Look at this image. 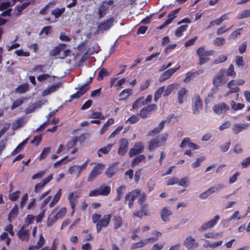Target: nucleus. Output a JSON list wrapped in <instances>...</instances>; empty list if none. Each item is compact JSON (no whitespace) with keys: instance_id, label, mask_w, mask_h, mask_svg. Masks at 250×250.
<instances>
[{"instance_id":"49","label":"nucleus","mask_w":250,"mask_h":250,"mask_svg":"<svg viewBox=\"0 0 250 250\" xmlns=\"http://www.w3.org/2000/svg\"><path fill=\"white\" fill-rule=\"evenodd\" d=\"M231 108L234 110H238L242 109L245 107V104L241 103H236L233 101H231L230 103Z\"/></svg>"},{"instance_id":"15","label":"nucleus","mask_w":250,"mask_h":250,"mask_svg":"<svg viewBox=\"0 0 250 250\" xmlns=\"http://www.w3.org/2000/svg\"><path fill=\"white\" fill-rule=\"evenodd\" d=\"M144 149V146L142 143L138 142L136 143L134 147L129 150V154L130 157H132L137 154L141 153Z\"/></svg>"},{"instance_id":"7","label":"nucleus","mask_w":250,"mask_h":250,"mask_svg":"<svg viewBox=\"0 0 250 250\" xmlns=\"http://www.w3.org/2000/svg\"><path fill=\"white\" fill-rule=\"evenodd\" d=\"M220 219L219 215H215L212 219L203 223L198 229V231H204L208 229L212 228L217 223Z\"/></svg>"},{"instance_id":"16","label":"nucleus","mask_w":250,"mask_h":250,"mask_svg":"<svg viewBox=\"0 0 250 250\" xmlns=\"http://www.w3.org/2000/svg\"><path fill=\"white\" fill-rule=\"evenodd\" d=\"M114 22L113 18H110L106 21L101 23L97 29L98 32H103L104 31L109 29L112 26Z\"/></svg>"},{"instance_id":"29","label":"nucleus","mask_w":250,"mask_h":250,"mask_svg":"<svg viewBox=\"0 0 250 250\" xmlns=\"http://www.w3.org/2000/svg\"><path fill=\"white\" fill-rule=\"evenodd\" d=\"M18 214V207L17 204L11 209L9 215H8V220L9 222H12L13 220L17 216Z\"/></svg>"},{"instance_id":"30","label":"nucleus","mask_w":250,"mask_h":250,"mask_svg":"<svg viewBox=\"0 0 250 250\" xmlns=\"http://www.w3.org/2000/svg\"><path fill=\"white\" fill-rule=\"evenodd\" d=\"M62 195V189L60 188L53 197L52 201L49 204V207L52 208L59 201Z\"/></svg>"},{"instance_id":"14","label":"nucleus","mask_w":250,"mask_h":250,"mask_svg":"<svg viewBox=\"0 0 250 250\" xmlns=\"http://www.w3.org/2000/svg\"><path fill=\"white\" fill-rule=\"evenodd\" d=\"M62 86V83L61 82L51 85L42 91V96L49 95L57 91Z\"/></svg>"},{"instance_id":"19","label":"nucleus","mask_w":250,"mask_h":250,"mask_svg":"<svg viewBox=\"0 0 250 250\" xmlns=\"http://www.w3.org/2000/svg\"><path fill=\"white\" fill-rule=\"evenodd\" d=\"M157 106L154 104H151L143 108L140 112V115L143 118H146L147 117V114L156 109Z\"/></svg>"},{"instance_id":"6","label":"nucleus","mask_w":250,"mask_h":250,"mask_svg":"<svg viewBox=\"0 0 250 250\" xmlns=\"http://www.w3.org/2000/svg\"><path fill=\"white\" fill-rule=\"evenodd\" d=\"M202 108V101L200 96L195 94L192 99V110L194 114H198Z\"/></svg>"},{"instance_id":"44","label":"nucleus","mask_w":250,"mask_h":250,"mask_svg":"<svg viewBox=\"0 0 250 250\" xmlns=\"http://www.w3.org/2000/svg\"><path fill=\"white\" fill-rule=\"evenodd\" d=\"M222 243H223L222 240H220V241H217V242H216L214 243H210L208 241L206 244H205L204 245V247L205 248H210L214 249V248H215L217 247L221 246L222 244Z\"/></svg>"},{"instance_id":"28","label":"nucleus","mask_w":250,"mask_h":250,"mask_svg":"<svg viewBox=\"0 0 250 250\" xmlns=\"http://www.w3.org/2000/svg\"><path fill=\"white\" fill-rule=\"evenodd\" d=\"M114 122L113 118H110L108 120L106 123H105L102 127L100 131V134L103 135L108 129V127L113 125Z\"/></svg>"},{"instance_id":"46","label":"nucleus","mask_w":250,"mask_h":250,"mask_svg":"<svg viewBox=\"0 0 250 250\" xmlns=\"http://www.w3.org/2000/svg\"><path fill=\"white\" fill-rule=\"evenodd\" d=\"M249 17H250V9H245L237 16L236 19L240 20Z\"/></svg>"},{"instance_id":"5","label":"nucleus","mask_w":250,"mask_h":250,"mask_svg":"<svg viewBox=\"0 0 250 250\" xmlns=\"http://www.w3.org/2000/svg\"><path fill=\"white\" fill-rule=\"evenodd\" d=\"M105 168V166L103 164H98L96 165L91 170L87 180L91 182L94 180L98 175H99L102 171Z\"/></svg>"},{"instance_id":"27","label":"nucleus","mask_w":250,"mask_h":250,"mask_svg":"<svg viewBox=\"0 0 250 250\" xmlns=\"http://www.w3.org/2000/svg\"><path fill=\"white\" fill-rule=\"evenodd\" d=\"M44 244V238L42 234L40 235L39 239L36 245L29 247V250H35L40 249Z\"/></svg>"},{"instance_id":"47","label":"nucleus","mask_w":250,"mask_h":250,"mask_svg":"<svg viewBox=\"0 0 250 250\" xmlns=\"http://www.w3.org/2000/svg\"><path fill=\"white\" fill-rule=\"evenodd\" d=\"M77 141H78V138L77 137H73L70 140H69L67 142V143L65 146V147L67 149H70L71 148L75 147V144L77 142Z\"/></svg>"},{"instance_id":"64","label":"nucleus","mask_w":250,"mask_h":250,"mask_svg":"<svg viewBox=\"0 0 250 250\" xmlns=\"http://www.w3.org/2000/svg\"><path fill=\"white\" fill-rule=\"evenodd\" d=\"M66 208H62L58 212H56L55 215L58 219H60L63 217L66 213Z\"/></svg>"},{"instance_id":"23","label":"nucleus","mask_w":250,"mask_h":250,"mask_svg":"<svg viewBox=\"0 0 250 250\" xmlns=\"http://www.w3.org/2000/svg\"><path fill=\"white\" fill-rule=\"evenodd\" d=\"M186 146H188V148L193 149H196L199 148V146H197L195 144L190 142V139L189 138H185L180 145V146L181 147H184Z\"/></svg>"},{"instance_id":"41","label":"nucleus","mask_w":250,"mask_h":250,"mask_svg":"<svg viewBox=\"0 0 250 250\" xmlns=\"http://www.w3.org/2000/svg\"><path fill=\"white\" fill-rule=\"evenodd\" d=\"M166 123V121H162L159 124L158 127H156L154 129H153L151 132H149V135H151V133L155 134L159 133L161 131V130L164 128V125H165Z\"/></svg>"},{"instance_id":"43","label":"nucleus","mask_w":250,"mask_h":250,"mask_svg":"<svg viewBox=\"0 0 250 250\" xmlns=\"http://www.w3.org/2000/svg\"><path fill=\"white\" fill-rule=\"evenodd\" d=\"M235 85V80H232L229 82L227 84V87L230 89V92L233 93H236L240 91V88L238 87H233V86H234Z\"/></svg>"},{"instance_id":"4","label":"nucleus","mask_w":250,"mask_h":250,"mask_svg":"<svg viewBox=\"0 0 250 250\" xmlns=\"http://www.w3.org/2000/svg\"><path fill=\"white\" fill-rule=\"evenodd\" d=\"M92 78L89 77L87 82L83 85H78V88L76 89L79 90L75 94L72 95L71 97L72 98H79L83 95L89 89L88 84L91 82Z\"/></svg>"},{"instance_id":"22","label":"nucleus","mask_w":250,"mask_h":250,"mask_svg":"<svg viewBox=\"0 0 250 250\" xmlns=\"http://www.w3.org/2000/svg\"><path fill=\"white\" fill-rule=\"evenodd\" d=\"M120 146L118 150V153L120 155H124L125 154L128 149V142L125 139H122L120 141Z\"/></svg>"},{"instance_id":"3","label":"nucleus","mask_w":250,"mask_h":250,"mask_svg":"<svg viewBox=\"0 0 250 250\" xmlns=\"http://www.w3.org/2000/svg\"><path fill=\"white\" fill-rule=\"evenodd\" d=\"M89 163V159H87L83 165H74L70 167L68 169V171L70 174H77L76 178H78L81 175L83 171L84 170L88 165Z\"/></svg>"},{"instance_id":"62","label":"nucleus","mask_w":250,"mask_h":250,"mask_svg":"<svg viewBox=\"0 0 250 250\" xmlns=\"http://www.w3.org/2000/svg\"><path fill=\"white\" fill-rule=\"evenodd\" d=\"M108 75L107 71L104 68L101 69L97 77V80L98 81L102 80L105 76Z\"/></svg>"},{"instance_id":"38","label":"nucleus","mask_w":250,"mask_h":250,"mask_svg":"<svg viewBox=\"0 0 250 250\" xmlns=\"http://www.w3.org/2000/svg\"><path fill=\"white\" fill-rule=\"evenodd\" d=\"M123 225V220L120 216H115L114 217V227L115 229H117Z\"/></svg>"},{"instance_id":"50","label":"nucleus","mask_w":250,"mask_h":250,"mask_svg":"<svg viewBox=\"0 0 250 250\" xmlns=\"http://www.w3.org/2000/svg\"><path fill=\"white\" fill-rule=\"evenodd\" d=\"M51 148L50 147H46L43 149L42 153L39 156L40 160L44 159L49 154L50 152Z\"/></svg>"},{"instance_id":"52","label":"nucleus","mask_w":250,"mask_h":250,"mask_svg":"<svg viewBox=\"0 0 250 250\" xmlns=\"http://www.w3.org/2000/svg\"><path fill=\"white\" fill-rule=\"evenodd\" d=\"M164 90L165 86H163L162 87H159L155 91L154 93V99L156 102L158 100L161 98L162 93H164Z\"/></svg>"},{"instance_id":"60","label":"nucleus","mask_w":250,"mask_h":250,"mask_svg":"<svg viewBox=\"0 0 250 250\" xmlns=\"http://www.w3.org/2000/svg\"><path fill=\"white\" fill-rule=\"evenodd\" d=\"M226 42V40L223 38L217 37L214 40L213 43L215 46L224 45Z\"/></svg>"},{"instance_id":"2","label":"nucleus","mask_w":250,"mask_h":250,"mask_svg":"<svg viewBox=\"0 0 250 250\" xmlns=\"http://www.w3.org/2000/svg\"><path fill=\"white\" fill-rule=\"evenodd\" d=\"M199 57V64H203L207 62L208 60V57L213 55L214 51L208 50L206 51L204 47H200L196 51Z\"/></svg>"},{"instance_id":"58","label":"nucleus","mask_w":250,"mask_h":250,"mask_svg":"<svg viewBox=\"0 0 250 250\" xmlns=\"http://www.w3.org/2000/svg\"><path fill=\"white\" fill-rule=\"evenodd\" d=\"M211 194H213L212 191L210 188H208L205 191L200 193L199 195V197L200 199L202 200L206 199L208 197H209Z\"/></svg>"},{"instance_id":"26","label":"nucleus","mask_w":250,"mask_h":250,"mask_svg":"<svg viewBox=\"0 0 250 250\" xmlns=\"http://www.w3.org/2000/svg\"><path fill=\"white\" fill-rule=\"evenodd\" d=\"M56 208L54 209L52 211L50 215L49 216L47 222V225L48 227L52 226L58 219V218H57L56 215H55V214L56 213Z\"/></svg>"},{"instance_id":"20","label":"nucleus","mask_w":250,"mask_h":250,"mask_svg":"<svg viewBox=\"0 0 250 250\" xmlns=\"http://www.w3.org/2000/svg\"><path fill=\"white\" fill-rule=\"evenodd\" d=\"M29 229H26V227L23 226L17 233L18 237L21 241H27L28 240Z\"/></svg>"},{"instance_id":"31","label":"nucleus","mask_w":250,"mask_h":250,"mask_svg":"<svg viewBox=\"0 0 250 250\" xmlns=\"http://www.w3.org/2000/svg\"><path fill=\"white\" fill-rule=\"evenodd\" d=\"M171 214V211L168 209L167 208H164L161 211L162 219L165 222L167 221L168 220V217Z\"/></svg>"},{"instance_id":"48","label":"nucleus","mask_w":250,"mask_h":250,"mask_svg":"<svg viewBox=\"0 0 250 250\" xmlns=\"http://www.w3.org/2000/svg\"><path fill=\"white\" fill-rule=\"evenodd\" d=\"M145 158V155L143 154L139 155L136 156L132 161V167H134L135 165L144 160Z\"/></svg>"},{"instance_id":"40","label":"nucleus","mask_w":250,"mask_h":250,"mask_svg":"<svg viewBox=\"0 0 250 250\" xmlns=\"http://www.w3.org/2000/svg\"><path fill=\"white\" fill-rule=\"evenodd\" d=\"M222 233H213V232H208L205 233L204 236L206 238L216 239L219 237L222 236Z\"/></svg>"},{"instance_id":"51","label":"nucleus","mask_w":250,"mask_h":250,"mask_svg":"<svg viewBox=\"0 0 250 250\" xmlns=\"http://www.w3.org/2000/svg\"><path fill=\"white\" fill-rule=\"evenodd\" d=\"M164 90L165 86H163L162 87H159L155 91L154 93V99L156 102L158 100L161 98L162 93H164Z\"/></svg>"},{"instance_id":"33","label":"nucleus","mask_w":250,"mask_h":250,"mask_svg":"<svg viewBox=\"0 0 250 250\" xmlns=\"http://www.w3.org/2000/svg\"><path fill=\"white\" fill-rule=\"evenodd\" d=\"M98 189L100 195L103 196L108 195L111 191L110 188L108 186H101Z\"/></svg>"},{"instance_id":"45","label":"nucleus","mask_w":250,"mask_h":250,"mask_svg":"<svg viewBox=\"0 0 250 250\" xmlns=\"http://www.w3.org/2000/svg\"><path fill=\"white\" fill-rule=\"evenodd\" d=\"M113 146V144H109L107 146L100 149L98 151L99 156V157L102 156L101 153L105 154H107L109 152V151L110 150V149Z\"/></svg>"},{"instance_id":"55","label":"nucleus","mask_w":250,"mask_h":250,"mask_svg":"<svg viewBox=\"0 0 250 250\" xmlns=\"http://www.w3.org/2000/svg\"><path fill=\"white\" fill-rule=\"evenodd\" d=\"M224 188V185L223 184L220 183L215 185L214 186L210 188L212 191V193H214L222 190Z\"/></svg>"},{"instance_id":"42","label":"nucleus","mask_w":250,"mask_h":250,"mask_svg":"<svg viewBox=\"0 0 250 250\" xmlns=\"http://www.w3.org/2000/svg\"><path fill=\"white\" fill-rule=\"evenodd\" d=\"M131 89L128 88L123 90L119 94V96L122 97L119 99V100L122 101L127 98L131 95Z\"/></svg>"},{"instance_id":"34","label":"nucleus","mask_w":250,"mask_h":250,"mask_svg":"<svg viewBox=\"0 0 250 250\" xmlns=\"http://www.w3.org/2000/svg\"><path fill=\"white\" fill-rule=\"evenodd\" d=\"M175 88V85L174 84H170L167 87L165 86V90L164 91L163 96L165 97H167L169 95L172 91Z\"/></svg>"},{"instance_id":"21","label":"nucleus","mask_w":250,"mask_h":250,"mask_svg":"<svg viewBox=\"0 0 250 250\" xmlns=\"http://www.w3.org/2000/svg\"><path fill=\"white\" fill-rule=\"evenodd\" d=\"M188 90L185 87L181 88L177 92L178 102L179 104H182L186 99Z\"/></svg>"},{"instance_id":"54","label":"nucleus","mask_w":250,"mask_h":250,"mask_svg":"<svg viewBox=\"0 0 250 250\" xmlns=\"http://www.w3.org/2000/svg\"><path fill=\"white\" fill-rule=\"evenodd\" d=\"M175 12L171 11L168 14L167 17L168 19L166 20L164 23V26H166L170 24L172 20L176 17Z\"/></svg>"},{"instance_id":"61","label":"nucleus","mask_w":250,"mask_h":250,"mask_svg":"<svg viewBox=\"0 0 250 250\" xmlns=\"http://www.w3.org/2000/svg\"><path fill=\"white\" fill-rule=\"evenodd\" d=\"M23 103V100L22 99H19L13 102V104L11 105V109L14 110L16 108L20 106Z\"/></svg>"},{"instance_id":"57","label":"nucleus","mask_w":250,"mask_h":250,"mask_svg":"<svg viewBox=\"0 0 250 250\" xmlns=\"http://www.w3.org/2000/svg\"><path fill=\"white\" fill-rule=\"evenodd\" d=\"M199 74L198 71L195 72H188L186 74V78L183 80V82L185 83H188L190 81L191 78L192 76L196 74L198 75Z\"/></svg>"},{"instance_id":"24","label":"nucleus","mask_w":250,"mask_h":250,"mask_svg":"<svg viewBox=\"0 0 250 250\" xmlns=\"http://www.w3.org/2000/svg\"><path fill=\"white\" fill-rule=\"evenodd\" d=\"M175 72V70H174L173 69L170 68L168 69L160 76L159 78V81L160 82H164L166 80L169 79Z\"/></svg>"},{"instance_id":"59","label":"nucleus","mask_w":250,"mask_h":250,"mask_svg":"<svg viewBox=\"0 0 250 250\" xmlns=\"http://www.w3.org/2000/svg\"><path fill=\"white\" fill-rule=\"evenodd\" d=\"M26 120L25 118H20L17 120L13 124L14 127L15 128H19L24 125V124L26 123Z\"/></svg>"},{"instance_id":"25","label":"nucleus","mask_w":250,"mask_h":250,"mask_svg":"<svg viewBox=\"0 0 250 250\" xmlns=\"http://www.w3.org/2000/svg\"><path fill=\"white\" fill-rule=\"evenodd\" d=\"M141 193V190L139 189H135L134 190L128 193L125 197V200L134 201L136 198Z\"/></svg>"},{"instance_id":"10","label":"nucleus","mask_w":250,"mask_h":250,"mask_svg":"<svg viewBox=\"0 0 250 250\" xmlns=\"http://www.w3.org/2000/svg\"><path fill=\"white\" fill-rule=\"evenodd\" d=\"M225 73L226 70L225 69H221L220 70L213 81V83L215 85L218 86L227 82Z\"/></svg>"},{"instance_id":"36","label":"nucleus","mask_w":250,"mask_h":250,"mask_svg":"<svg viewBox=\"0 0 250 250\" xmlns=\"http://www.w3.org/2000/svg\"><path fill=\"white\" fill-rule=\"evenodd\" d=\"M126 189V186L122 185L119 187L117 189V196L115 198L116 201H119L121 200L124 193Z\"/></svg>"},{"instance_id":"35","label":"nucleus","mask_w":250,"mask_h":250,"mask_svg":"<svg viewBox=\"0 0 250 250\" xmlns=\"http://www.w3.org/2000/svg\"><path fill=\"white\" fill-rule=\"evenodd\" d=\"M108 9V7L106 5L102 4L100 5L98 9V14L100 19L106 15Z\"/></svg>"},{"instance_id":"56","label":"nucleus","mask_w":250,"mask_h":250,"mask_svg":"<svg viewBox=\"0 0 250 250\" xmlns=\"http://www.w3.org/2000/svg\"><path fill=\"white\" fill-rule=\"evenodd\" d=\"M189 183V179L187 177L182 178L180 181L178 180V185L182 187H187L188 186Z\"/></svg>"},{"instance_id":"63","label":"nucleus","mask_w":250,"mask_h":250,"mask_svg":"<svg viewBox=\"0 0 250 250\" xmlns=\"http://www.w3.org/2000/svg\"><path fill=\"white\" fill-rule=\"evenodd\" d=\"M227 76H230L232 78H234L235 77L236 73L234 70V66L233 64H231L229 66L227 71Z\"/></svg>"},{"instance_id":"8","label":"nucleus","mask_w":250,"mask_h":250,"mask_svg":"<svg viewBox=\"0 0 250 250\" xmlns=\"http://www.w3.org/2000/svg\"><path fill=\"white\" fill-rule=\"evenodd\" d=\"M183 245L188 250H194L199 246V243L196 239L191 236H188L183 242Z\"/></svg>"},{"instance_id":"32","label":"nucleus","mask_w":250,"mask_h":250,"mask_svg":"<svg viewBox=\"0 0 250 250\" xmlns=\"http://www.w3.org/2000/svg\"><path fill=\"white\" fill-rule=\"evenodd\" d=\"M146 215H147V211L146 207L144 206H142L140 210H138L133 213L134 216L139 218H141L143 216Z\"/></svg>"},{"instance_id":"18","label":"nucleus","mask_w":250,"mask_h":250,"mask_svg":"<svg viewBox=\"0 0 250 250\" xmlns=\"http://www.w3.org/2000/svg\"><path fill=\"white\" fill-rule=\"evenodd\" d=\"M249 127V123H236L232 127V130L235 134H238L240 132L246 130Z\"/></svg>"},{"instance_id":"11","label":"nucleus","mask_w":250,"mask_h":250,"mask_svg":"<svg viewBox=\"0 0 250 250\" xmlns=\"http://www.w3.org/2000/svg\"><path fill=\"white\" fill-rule=\"evenodd\" d=\"M80 197V194L77 192H70L68 195L67 199L69 201L71 208L72 209V214L74 213L75 211V207L77 204V199Z\"/></svg>"},{"instance_id":"53","label":"nucleus","mask_w":250,"mask_h":250,"mask_svg":"<svg viewBox=\"0 0 250 250\" xmlns=\"http://www.w3.org/2000/svg\"><path fill=\"white\" fill-rule=\"evenodd\" d=\"M188 26V25H183L178 27L175 31V35L177 37H181L183 32L187 30Z\"/></svg>"},{"instance_id":"39","label":"nucleus","mask_w":250,"mask_h":250,"mask_svg":"<svg viewBox=\"0 0 250 250\" xmlns=\"http://www.w3.org/2000/svg\"><path fill=\"white\" fill-rule=\"evenodd\" d=\"M29 89V86L27 83H23L19 85L16 89V91L19 93H23Z\"/></svg>"},{"instance_id":"1","label":"nucleus","mask_w":250,"mask_h":250,"mask_svg":"<svg viewBox=\"0 0 250 250\" xmlns=\"http://www.w3.org/2000/svg\"><path fill=\"white\" fill-rule=\"evenodd\" d=\"M167 139V135L163 134L152 139L149 142L148 149L150 151H152L154 149L164 145L166 142Z\"/></svg>"},{"instance_id":"9","label":"nucleus","mask_w":250,"mask_h":250,"mask_svg":"<svg viewBox=\"0 0 250 250\" xmlns=\"http://www.w3.org/2000/svg\"><path fill=\"white\" fill-rule=\"evenodd\" d=\"M111 218V214H106L103 216V218L100 219L99 221L96 224V230L98 233L100 232L103 227H107Z\"/></svg>"},{"instance_id":"13","label":"nucleus","mask_w":250,"mask_h":250,"mask_svg":"<svg viewBox=\"0 0 250 250\" xmlns=\"http://www.w3.org/2000/svg\"><path fill=\"white\" fill-rule=\"evenodd\" d=\"M53 178V174H50L48 176L43 179L41 183L37 184L35 186L34 192L36 193L40 192L44 186L48 184Z\"/></svg>"},{"instance_id":"37","label":"nucleus","mask_w":250,"mask_h":250,"mask_svg":"<svg viewBox=\"0 0 250 250\" xmlns=\"http://www.w3.org/2000/svg\"><path fill=\"white\" fill-rule=\"evenodd\" d=\"M65 10L64 7L56 8L52 11L51 13L55 16V18L58 19L64 12Z\"/></svg>"},{"instance_id":"17","label":"nucleus","mask_w":250,"mask_h":250,"mask_svg":"<svg viewBox=\"0 0 250 250\" xmlns=\"http://www.w3.org/2000/svg\"><path fill=\"white\" fill-rule=\"evenodd\" d=\"M229 109V106L225 103H219L213 107V111L217 114L224 113Z\"/></svg>"},{"instance_id":"12","label":"nucleus","mask_w":250,"mask_h":250,"mask_svg":"<svg viewBox=\"0 0 250 250\" xmlns=\"http://www.w3.org/2000/svg\"><path fill=\"white\" fill-rule=\"evenodd\" d=\"M155 240L156 239L154 238L141 239L138 242L132 244L131 246V249L134 250L138 248H142L149 243H153Z\"/></svg>"}]
</instances>
